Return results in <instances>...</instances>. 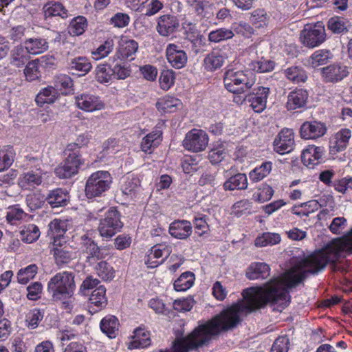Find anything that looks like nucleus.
I'll use <instances>...</instances> for the list:
<instances>
[{
	"label": "nucleus",
	"instance_id": "1",
	"mask_svg": "<svg viewBox=\"0 0 352 352\" xmlns=\"http://www.w3.org/2000/svg\"><path fill=\"white\" fill-rule=\"evenodd\" d=\"M344 251L352 253V230L339 244L328 245L300 261L296 267L302 272L289 273L283 276L273 278L262 286L245 289L242 292L243 300L226 309L227 312L232 319H236L237 325L241 315L252 313L265 307L267 304L278 305V310L281 311L290 302L289 289L305 280L306 272L316 274L329 263L331 264L333 271L343 270L337 265L336 261Z\"/></svg>",
	"mask_w": 352,
	"mask_h": 352
},
{
	"label": "nucleus",
	"instance_id": "2",
	"mask_svg": "<svg viewBox=\"0 0 352 352\" xmlns=\"http://www.w3.org/2000/svg\"><path fill=\"white\" fill-rule=\"evenodd\" d=\"M255 82V77L248 71L229 68L223 74L224 87L228 91L234 94L248 93L254 85Z\"/></svg>",
	"mask_w": 352,
	"mask_h": 352
},
{
	"label": "nucleus",
	"instance_id": "3",
	"mask_svg": "<svg viewBox=\"0 0 352 352\" xmlns=\"http://www.w3.org/2000/svg\"><path fill=\"white\" fill-rule=\"evenodd\" d=\"M73 272L63 271L56 274L47 283V290L54 300H60L73 296L76 284Z\"/></svg>",
	"mask_w": 352,
	"mask_h": 352
},
{
	"label": "nucleus",
	"instance_id": "4",
	"mask_svg": "<svg viewBox=\"0 0 352 352\" xmlns=\"http://www.w3.org/2000/svg\"><path fill=\"white\" fill-rule=\"evenodd\" d=\"M112 177L106 170H98L93 173L87 179L85 192L87 198L92 199L102 197L111 187Z\"/></svg>",
	"mask_w": 352,
	"mask_h": 352
},
{
	"label": "nucleus",
	"instance_id": "5",
	"mask_svg": "<svg viewBox=\"0 0 352 352\" xmlns=\"http://www.w3.org/2000/svg\"><path fill=\"white\" fill-rule=\"evenodd\" d=\"M300 40L304 46L314 48L324 42L326 32L323 23L306 24L300 32Z\"/></svg>",
	"mask_w": 352,
	"mask_h": 352
},
{
	"label": "nucleus",
	"instance_id": "6",
	"mask_svg": "<svg viewBox=\"0 0 352 352\" xmlns=\"http://www.w3.org/2000/svg\"><path fill=\"white\" fill-rule=\"evenodd\" d=\"M122 226L119 212L116 208H111L105 213L104 218L100 220L98 230L102 238L108 239L120 232Z\"/></svg>",
	"mask_w": 352,
	"mask_h": 352
},
{
	"label": "nucleus",
	"instance_id": "7",
	"mask_svg": "<svg viewBox=\"0 0 352 352\" xmlns=\"http://www.w3.org/2000/svg\"><path fill=\"white\" fill-rule=\"evenodd\" d=\"M208 144V134L204 131L197 129H193L188 132L183 141L184 147L192 152L205 150Z\"/></svg>",
	"mask_w": 352,
	"mask_h": 352
},
{
	"label": "nucleus",
	"instance_id": "8",
	"mask_svg": "<svg viewBox=\"0 0 352 352\" xmlns=\"http://www.w3.org/2000/svg\"><path fill=\"white\" fill-rule=\"evenodd\" d=\"M80 254L85 258V261L89 265H93L98 260L105 258L103 250L91 238L86 236H82Z\"/></svg>",
	"mask_w": 352,
	"mask_h": 352
},
{
	"label": "nucleus",
	"instance_id": "9",
	"mask_svg": "<svg viewBox=\"0 0 352 352\" xmlns=\"http://www.w3.org/2000/svg\"><path fill=\"white\" fill-rule=\"evenodd\" d=\"M179 25V20L177 16L166 14L157 19L155 30L161 36L169 37L178 30Z\"/></svg>",
	"mask_w": 352,
	"mask_h": 352
},
{
	"label": "nucleus",
	"instance_id": "10",
	"mask_svg": "<svg viewBox=\"0 0 352 352\" xmlns=\"http://www.w3.org/2000/svg\"><path fill=\"white\" fill-rule=\"evenodd\" d=\"M75 103L78 109L87 112L100 111L105 107V104L98 96L89 93L76 96Z\"/></svg>",
	"mask_w": 352,
	"mask_h": 352
},
{
	"label": "nucleus",
	"instance_id": "11",
	"mask_svg": "<svg viewBox=\"0 0 352 352\" xmlns=\"http://www.w3.org/2000/svg\"><path fill=\"white\" fill-rule=\"evenodd\" d=\"M270 94V89L258 87L245 95L244 100L250 103L252 109L256 113L263 112L266 108L267 100Z\"/></svg>",
	"mask_w": 352,
	"mask_h": 352
},
{
	"label": "nucleus",
	"instance_id": "12",
	"mask_svg": "<svg viewBox=\"0 0 352 352\" xmlns=\"http://www.w3.org/2000/svg\"><path fill=\"white\" fill-rule=\"evenodd\" d=\"M294 138L292 129H282L274 141V151L281 155L291 152L294 146Z\"/></svg>",
	"mask_w": 352,
	"mask_h": 352
},
{
	"label": "nucleus",
	"instance_id": "13",
	"mask_svg": "<svg viewBox=\"0 0 352 352\" xmlns=\"http://www.w3.org/2000/svg\"><path fill=\"white\" fill-rule=\"evenodd\" d=\"M166 56L170 65L175 69L183 68L187 63L188 56L182 46L169 43L166 49Z\"/></svg>",
	"mask_w": 352,
	"mask_h": 352
},
{
	"label": "nucleus",
	"instance_id": "14",
	"mask_svg": "<svg viewBox=\"0 0 352 352\" xmlns=\"http://www.w3.org/2000/svg\"><path fill=\"white\" fill-rule=\"evenodd\" d=\"M326 124L320 121L305 122L300 126V133L305 140H316L327 133Z\"/></svg>",
	"mask_w": 352,
	"mask_h": 352
},
{
	"label": "nucleus",
	"instance_id": "15",
	"mask_svg": "<svg viewBox=\"0 0 352 352\" xmlns=\"http://www.w3.org/2000/svg\"><path fill=\"white\" fill-rule=\"evenodd\" d=\"M352 132L349 129L344 128L336 133L329 140V153L336 155L344 151L349 144Z\"/></svg>",
	"mask_w": 352,
	"mask_h": 352
},
{
	"label": "nucleus",
	"instance_id": "16",
	"mask_svg": "<svg viewBox=\"0 0 352 352\" xmlns=\"http://www.w3.org/2000/svg\"><path fill=\"white\" fill-rule=\"evenodd\" d=\"M63 242H64V244L62 243L60 239H55L53 243V254L58 265L67 264L73 259L74 256L72 247L66 244L65 240Z\"/></svg>",
	"mask_w": 352,
	"mask_h": 352
},
{
	"label": "nucleus",
	"instance_id": "17",
	"mask_svg": "<svg viewBox=\"0 0 352 352\" xmlns=\"http://www.w3.org/2000/svg\"><path fill=\"white\" fill-rule=\"evenodd\" d=\"M138 49V43L135 41L122 38L119 41L118 47L113 58L120 61L133 60Z\"/></svg>",
	"mask_w": 352,
	"mask_h": 352
},
{
	"label": "nucleus",
	"instance_id": "18",
	"mask_svg": "<svg viewBox=\"0 0 352 352\" xmlns=\"http://www.w3.org/2000/svg\"><path fill=\"white\" fill-rule=\"evenodd\" d=\"M324 152L325 150L322 146L309 145L302 152V162L306 166L312 168L322 162Z\"/></svg>",
	"mask_w": 352,
	"mask_h": 352
},
{
	"label": "nucleus",
	"instance_id": "19",
	"mask_svg": "<svg viewBox=\"0 0 352 352\" xmlns=\"http://www.w3.org/2000/svg\"><path fill=\"white\" fill-rule=\"evenodd\" d=\"M348 74L347 67L340 65H330L322 69V76L326 82L340 81L347 76Z\"/></svg>",
	"mask_w": 352,
	"mask_h": 352
},
{
	"label": "nucleus",
	"instance_id": "20",
	"mask_svg": "<svg viewBox=\"0 0 352 352\" xmlns=\"http://www.w3.org/2000/svg\"><path fill=\"white\" fill-rule=\"evenodd\" d=\"M169 233L177 239H187L192 233L191 223L186 220L175 221L170 225Z\"/></svg>",
	"mask_w": 352,
	"mask_h": 352
},
{
	"label": "nucleus",
	"instance_id": "21",
	"mask_svg": "<svg viewBox=\"0 0 352 352\" xmlns=\"http://www.w3.org/2000/svg\"><path fill=\"white\" fill-rule=\"evenodd\" d=\"M308 93L306 90L300 89L289 93L287 96V108L288 110H295L302 108L306 105Z\"/></svg>",
	"mask_w": 352,
	"mask_h": 352
},
{
	"label": "nucleus",
	"instance_id": "22",
	"mask_svg": "<svg viewBox=\"0 0 352 352\" xmlns=\"http://www.w3.org/2000/svg\"><path fill=\"white\" fill-rule=\"evenodd\" d=\"M270 267L261 262L252 263L247 269L246 276L250 280L265 279L270 276Z\"/></svg>",
	"mask_w": 352,
	"mask_h": 352
},
{
	"label": "nucleus",
	"instance_id": "23",
	"mask_svg": "<svg viewBox=\"0 0 352 352\" xmlns=\"http://www.w3.org/2000/svg\"><path fill=\"white\" fill-rule=\"evenodd\" d=\"M28 53L32 55L42 54L48 50V42L45 38L37 37L27 39L23 43Z\"/></svg>",
	"mask_w": 352,
	"mask_h": 352
},
{
	"label": "nucleus",
	"instance_id": "24",
	"mask_svg": "<svg viewBox=\"0 0 352 352\" xmlns=\"http://www.w3.org/2000/svg\"><path fill=\"white\" fill-rule=\"evenodd\" d=\"M332 58L333 54L329 50H318L307 60V65L311 68H316L327 64Z\"/></svg>",
	"mask_w": 352,
	"mask_h": 352
},
{
	"label": "nucleus",
	"instance_id": "25",
	"mask_svg": "<svg viewBox=\"0 0 352 352\" xmlns=\"http://www.w3.org/2000/svg\"><path fill=\"white\" fill-rule=\"evenodd\" d=\"M151 344L148 331L142 328L135 329L133 332V340L130 342L129 349L146 348Z\"/></svg>",
	"mask_w": 352,
	"mask_h": 352
},
{
	"label": "nucleus",
	"instance_id": "26",
	"mask_svg": "<svg viewBox=\"0 0 352 352\" xmlns=\"http://www.w3.org/2000/svg\"><path fill=\"white\" fill-rule=\"evenodd\" d=\"M45 18L60 16L66 19L68 16V10L60 2L49 1L43 8Z\"/></svg>",
	"mask_w": 352,
	"mask_h": 352
},
{
	"label": "nucleus",
	"instance_id": "27",
	"mask_svg": "<svg viewBox=\"0 0 352 352\" xmlns=\"http://www.w3.org/2000/svg\"><path fill=\"white\" fill-rule=\"evenodd\" d=\"M100 327L102 333L109 338H114L118 332L119 322L114 316L108 315L101 320Z\"/></svg>",
	"mask_w": 352,
	"mask_h": 352
},
{
	"label": "nucleus",
	"instance_id": "28",
	"mask_svg": "<svg viewBox=\"0 0 352 352\" xmlns=\"http://www.w3.org/2000/svg\"><path fill=\"white\" fill-rule=\"evenodd\" d=\"M45 199L52 208H58L67 205L68 194L61 188H56L50 191Z\"/></svg>",
	"mask_w": 352,
	"mask_h": 352
},
{
	"label": "nucleus",
	"instance_id": "29",
	"mask_svg": "<svg viewBox=\"0 0 352 352\" xmlns=\"http://www.w3.org/2000/svg\"><path fill=\"white\" fill-rule=\"evenodd\" d=\"M162 135V133L160 131H152L147 134L142 140V151L144 153H151L160 144Z\"/></svg>",
	"mask_w": 352,
	"mask_h": 352
},
{
	"label": "nucleus",
	"instance_id": "30",
	"mask_svg": "<svg viewBox=\"0 0 352 352\" xmlns=\"http://www.w3.org/2000/svg\"><path fill=\"white\" fill-rule=\"evenodd\" d=\"M180 100L170 96H166L160 99L156 103V107L162 113H173L181 106Z\"/></svg>",
	"mask_w": 352,
	"mask_h": 352
},
{
	"label": "nucleus",
	"instance_id": "31",
	"mask_svg": "<svg viewBox=\"0 0 352 352\" xmlns=\"http://www.w3.org/2000/svg\"><path fill=\"white\" fill-rule=\"evenodd\" d=\"M227 57L219 52H212L204 58L205 68L208 71L213 72L221 68Z\"/></svg>",
	"mask_w": 352,
	"mask_h": 352
},
{
	"label": "nucleus",
	"instance_id": "32",
	"mask_svg": "<svg viewBox=\"0 0 352 352\" xmlns=\"http://www.w3.org/2000/svg\"><path fill=\"white\" fill-rule=\"evenodd\" d=\"M92 66L89 59L85 56L76 57L71 60L69 63V69L76 71L78 76H85L91 69Z\"/></svg>",
	"mask_w": 352,
	"mask_h": 352
},
{
	"label": "nucleus",
	"instance_id": "33",
	"mask_svg": "<svg viewBox=\"0 0 352 352\" xmlns=\"http://www.w3.org/2000/svg\"><path fill=\"white\" fill-rule=\"evenodd\" d=\"M248 187V179L245 174L238 173L230 177L223 184L226 190H243Z\"/></svg>",
	"mask_w": 352,
	"mask_h": 352
},
{
	"label": "nucleus",
	"instance_id": "34",
	"mask_svg": "<svg viewBox=\"0 0 352 352\" xmlns=\"http://www.w3.org/2000/svg\"><path fill=\"white\" fill-rule=\"evenodd\" d=\"M74 145L67 144L65 151L64 154L65 160L63 163L68 166H72L74 168L78 170L80 166L83 164L84 160L81 157L80 153H76L74 151Z\"/></svg>",
	"mask_w": 352,
	"mask_h": 352
},
{
	"label": "nucleus",
	"instance_id": "35",
	"mask_svg": "<svg viewBox=\"0 0 352 352\" xmlns=\"http://www.w3.org/2000/svg\"><path fill=\"white\" fill-rule=\"evenodd\" d=\"M58 96V93L54 87L48 86L40 91L35 100L38 105L42 107L45 103L52 104L54 102Z\"/></svg>",
	"mask_w": 352,
	"mask_h": 352
},
{
	"label": "nucleus",
	"instance_id": "36",
	"mask_svg": "<svg viewBox=\"0 0 352 352\" xmlns=\"http://www.w3.org/2000/svg\"><path fill=\"white\" fill-rule=\"evenodd\" d=\"M42 182V177L40 173L29 171L23 175L20 178L19 184L24 189H31L38 186Z\"/></svg>",
	"mask_w": 352,
	"mask_h": 352
},
{
	"label": "nucleus",
	"instance_id": "37",
	"mask_svg": "<svg viewBox=\"0 0 352 352\" xmlns=\"http://www.w3.org/2000/svg\"><path fill=\"white\" fill-rule=\"evenodd\" d=\"M54 88L62 94L67 95L73 91V80L70 76L66 74H60L54 78Z\"/></svg>",
	"mask_w": 352,
	"mask_h": 352
},
{
	"label": "nucleus",
	"instance_id": "38",
	"mask_svg": "<svg viewBox=\"0 0 352 352\" xmlns=\"http://www.w3.org/2000/svg\"><path fill=\"white\" fill-rule=\"evenodd\" d=\"M195 279V274L192 272H184L174 282V288L177 292L186 291L193 285Z\"/></svg>",
	"mask_w": 352,
	"mask_h": 352
},
{
	"label": "nucleus",
	"instance_id": "39",
	"mask_svg": "<svg viewBox=\"0 0 352 352\" xmlns=\"http://www.w3.org/2000/svg\"><path fill=\"white\" fill-rule=\"evenodd\" d=\"M272 162L267 161L263 162L261 166L256 167L249 173V177L253 182H258L266 177L271 172Z\"/></svg>",
	"mask_w": 352,
	"mask_h": 352
},
{
	"label": "nucleus",
	"instance_id": "40",
	"mask_svg": "<svg viewBox=\"0 0 352 352\" xmlns=\"http://www.w3.org/2000/svg\"><path fill=\"white\" fill-rule=\"evenodd\" d=\"M285 77L295 82H305L307 79L306 72L304 69L299 66H292L284 70Z\"/></svg>",
	"mask_w": 352,
	"mask_h": 352
},
{
	"label": "nucleus",
	"instance_id": "41",
	"mask_svg": "<svg viewBox=\"0 0 352 352\" xmlns=\"http://www.w3.org/2000/svg\"><path fill=\"white\" fill-rule=\"evenodd\" d=\"M15 151L12 146H6L0 149V172L7 170L13 163Z\"/></svg>",
	"mask_w": 352,
	"mask_h": 352
},
{
	"label": "nucleus",
	"instance_id": "42",
	"mask_svg": "<svg viewBox=\"0 0 352 352\" xmlns=\"http://www.w3.org/2000/svg\"><path fill=\"white\" fill-rule=\"evenodd\" d=\"M234 36V33L232 29L221 28L211 31L208 34V38L210 42L217 43L231 39Z\"/></svg>",
	"mask_w": 352,
	"mask_h": 352
},
{
	"label": "nucleus",
	"instance_id": "43",
	"mask_svg": "<svg viewBox=\"0 0 352 352\" xmlns=\"http://www.w3.org/2000/svg\"><path fill=\"white\" fill-rule=\"evenodd\" d=\"M87 25V19L83 16H78L70 22L68 27L69 33L72 36H80L85 32Z\"/></svg>",
	"mask_w": 352,
	"mask_h": 352
},
{
	"label": "nucleus",
	"instance_id": "44",
	"mask_svg": "<svg viewBox=\"0 0 352 352\" xmlns=\"http://www.w3.org/2000/svg\"><path fill=\"white\" fill-rule=\"evenodd\" d=\"M91 304L99 309L104 307L107 305L106 297V289L103 285L96 287L91 293L89 298Z\"/></svg>",
	"mask_w": 352,
	"mask_h": 352
},
{
	"label": "nucleus",
	"instance_id": "45",
	"mask_svg": "<svg viewBox=\"0 0 352 352\" xmlns=\"http://www.w3.org/2000/svg\"><path fill=\"white\" fill-rule=\"evenodd\" d=\"M140 180L137 177L128 176L121 185V190L126 195H135L140 188Z\"/></svg>",
	"mask_w": 352,
	"mask_h": 352
},
{
	"label": "nucleus",
	"instance_id": "46",
	"mask_svg": "<svg viewBox=\"0 0 352 352\" xmlns=\"http://www.w3.org/2000/svg\"><path fill=\"white\" fill-rule=\"evenodd\" d=\"M21 240L31 243L36 241L40 236L39 228L34 224L24 226L20 232Z\"/></svg>",
	"mask_w": 352,
	"mask_h": 352
},
{
	"label": "nucleus",
	"instance_id": "47",
	"mask_svg": "<svg viewBox=\"0 0 352 352\" xmlns=\"http://www.w3.org/2000/svg\"><path fill=\"white\" fill-rule=\"evenodd\" d=\"M115 46L114 41L112 38L107 39L100 45L91 54L95 60H100L107 57L113 50Z\"/></svg>",
	"mask_w": 352,
	"mask_h": 352
},
{
	"label": "nucleus",
	"instance_id": "48",
	"mask_svg": "<svg viewBox=\"0 0 352 352\" xmlns=\"http://www.w3.org/2000/svg\"><path fill=\"white\" fill-rule=\"evenodd\" d=\"M96 80L102 84L109 83L113 78V71L107 65H99L95 70Z\"/></svg>",
	"mask_w": 352,
	"mask_h": 352
},
{
	"label": "nucleus",
	"instance_id": "49",
	"mask_svg": "<svg viewBox=\"0 0 352 352\" xmlns=\"http://www.w3.org/2000/svg\"><path fill=\"white\" fill-rule=\"evenodd\" d=\"M46 201L45 196L40 191L30 193L26 196L25 201L30 211L41 208Z\"/></svg>",
	"mask_w": 352,
	"mask_h": 352
},
{
	"label": "nucleus",
	"instance_id": "50",
	"mask_svg": "<svg viewBox=\"0 0 352 352\" xmlns=\"http://www.w3.org/2000/svg\"><path fill=\"white\" fill-rule=\"evenodd\" d=\"M250 68L258 73L270 72L274 70L275 63L271 60L261 58L260 60L252 61Z\"/></svg>",
	"mask_w": 352,
	"mask_h": 352
},
{
	"label": "nucleus",
	"instance_id": "51",
	"mask_svg": "<svg viewBox=\"0 0 352 352\" xmlns=\"http://www.w3.org/2000/svg\"><path fill=\"white\" fill-rule=\"evenodd\" d=\"M281 237L279 234L272 232H265L258 236L255 240V245L257 247H265L274 245L280 242Z\"/></svg>",
	"mask_w": 352,
	"mask_h": 352
},
{
	"label": "nucleus",
	"instance_id": "52",
	"mask_svg": "<svg viewBox=\"0 0 352 352\" xmlns=\"http://www.w3.org/2000/svg\"><path fill=\"white\" fill-rule=\"evenodd\" d=\"M94 269L98 276L104 280H111L115 276L113 268L107 261H101L98 262Z\"/></svg>",
	"mask_w": 352,
	"mask_h": 352
},
{
	"label": "nucleus",
	"instance_id": "53",
	"mask_svg": "<svg viewBox=\"0 0 352 352\" xmlns=\"http://www.w3.org/2000/svg\"><path fill=\"white\" fill-rule=\"evenodd\" d=\"M171 247L166 244H157L153 246L149 250V258H157L160 260L164 258V261L169 256L171 253Z\"/></svg>",
	"mask_w": 352,
	"mask_h": 352
},
{
	"label": "nucleus",
	"instance_id": "54",
	"mask_svg": "<svg viewBox=\"0 0 352 352\" xmlns=\"http://www.w3.org/2000/svg\"><path fill=\"white\" fill-rule=\"evenodd\" d=\"M29 53L24 51L23 48L21 47H15L12 52L11 63L16 67H21L25 64H28L30 60Z\"/></svg>",
	"mask_w": 352,
	"mask_h": 352
},
{
	"label": "nucleus",
	"instance_id": "55",
	"mask_svg": "<svg viewBox=\"0 0 352 352\" xmlns=\"http://www.w3.org/2000/svg\"><path fill=\"white\" fill-rule=\"evenodd\" d=\"M38 267L31 264L25 268H21L17 273V280L21 284H26L37 274Z\"/></svg>",
	"mask_w": 352,
	"mask_h": 352
},
{
	"label": "nucleus",
	"instance_id": "56",
	"mask_svg": "<svg viewBox=\"0 0 352 352\" xmlns=\"http://www.w3.org/2000/svg\"><path fill=\"white\" fill-rule=\"evenodd\" d=\"M50 229L54 235V240L55 239H60L61 241L65 240L63 234L67 231V225L64 221L54 219L50 223Z\"/></svg>",
	"mask_w": 352,
	"mask_h": 352
},
{
	"label": "nucleus",
	"instance_id": "57",
	"mask_svg": "<svg viewBox=\"0 0 352 352\" xmlns=\"http://www.w3.org/2000/svg\"><path fill=\"white\" fill-rule=\"evenodd\" d=\"M274 192L271 186L263 184L258 188V192L253 195V197L255 201L263 203L269 201L272 197Z\"/></svg>",
	"mask_w": 352,
	"mask_h": 352
},
{
	"label": "nucleus",
	"instance_id": "58",
	"mask_svg": "<svg viewBox=\"0 0 352 352\" xmlns=\"http://www.w3.org/2000/svg\"><path fill=\"white\" fill-rule=\"evenodd\" d=\"M43 316L44 314L41 309L35 308L31 310L27 314L25 319L28 328L32 329L36 328Z\"/></svg>",
	"mask_w": 352,
	"mask_h": 352
},
{
	"label": "nucleus",
	"instance_id": "59",
	"mask_svg": "<svg viewBox=\"0 0 352 352\" xmlns=\"http://www.w3.org/2000/svg\"><path fill=\"white\" fill-rule=\"evenodd\" d=\"M174 80L175 72L172 69L163 70L159 79L161 88L168 90L173 85Z\"/></svg>",
	"mask_w": 352,
	"mask_h": 352
},
{
	"label": "nucleus",
	"instance_id": "60",
	"mask_svg": "<svg viewBox=\"0 0 352 352\" xmlns=\"http://www.w3.org/2000/svg\"><path fill=\"white\" fill-rule=\"evenodd\" d=\"M78 172V170L72 166H68L63 162L55 168L56 176L61 179L69 178L77 174Z\"/></svg>",
	"mask_w": 352,
	"mask_h": 352
},
{
	"label": "nucleus",
	"instance_id": "61",
	"mask_svg": "<svg viewBox=\"0 0 352 352\" xmlns=\"http://www.w3.org/2000/svg\"><path fill=\"white\" fill-rule=\"evenodd\" d=\"M234 33L249 38L254 34L253 28L248 23L240 22L232 25V28Z\"/></svg>",
	"mask_w": 352,
	"mask_h": 352
},
{
	"label": "nucleus",
	"instance_id": "62",
	"mask_svg": "<svg viewBox=\"0 0 352 352\" xmlns=\"http://www.w3.org/2000/svg\"><path fill=\"white\" fill-rule=\"evenodd\" d=\"M289 345V339L287 336L278 337L274 342L271 352H287Z\"/></svg>",
	"mask_w": 352,
	"mask_h": 352
},
{
	"label": "nucleus",
	"instance_id": "63",
	"mask_svg": "<svg viewBox=\"0 0 352 352\" xmlns=\"http://www.w3.org/2000/svg\"><path fill=\"white\" fill-rule=\"evenodd\" d=\"M332 185L336 191L344 194L347 190H352V177H346L335 180Z\"/></svg>",
	"mask_w": 352,
	"mask_h": 352
},
{
	"label": "nucleus",
	"instance_id": "64",
	"mask_svg": "<svg viewBox=\"0 0 352 352\" xmlns=\"http://www.w3.org/2000/svg\"><path fill=\"white\" fill-rule=\"evenodd\" d=\"M226 153L224 147L221 145L212 148L208 153V159L212 164L221 162L226 157Z\"/></svg>",
	"mask_w": 352,
	"mask_h": 352
}]
</instances>
